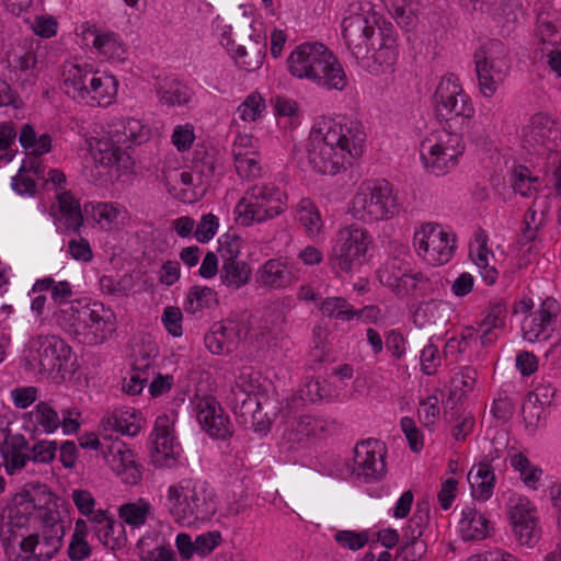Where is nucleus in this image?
I'll return each mask as SVG.
<instances>
[{
    "label": "nucleus",
    "mask_w": 561,
    "mask_h": 561,
    "mask_svg": "<svg viewBox=\"0 0 561 561\" xmlns=\"http://www.w3.org/2000/svg\"><path fill=\"white\" fill-rule=\"evenodd\" d=\"M90 149L94 161L106 168L121 163L126 167V162L130 159L122 149V145L114 142L106 134L91 140Z\"/></svg>",
    "instance_id": "35"
},
{
    "label": "nucleus",
    "mask_w": 561,
    "mask_h": 561,
    "mask_svg": "<svg viewBox=\"0 0 561 561\" xmlns=\"http://www.w3.org/2000/svg\"><path fill=\"white\" fill-rule=\"evenodd\" d=\"M255 282L265 289L276 290L290 286L294 275L285 261L270 259L257 268Z\"/></svg>",
    "instance_id": "29"
},
{
    "label": "nucleus",
    "mask_w": 561,
    "mask_h": 561,
    "mask_svg": "<svg viewBox=\"0 0 561 561\" xmlns=\"http://www.w3.org/2000/svg\"><path fill=\"white\" fill-rule=\"evenodd\" d=\"M297 214L298 220L305 227L308 236L311 238L319 236L323 221L313 202L309 198H302L297 205Z\"/></svg>",
    "instance_id": "47"
},
{
    "label": "nucleus",
    "mask_w": 561,
    "mask_h": 561,
    "mask_svg": "<svg viewBox=\"0 0 561 561\" xmlns=\"http://www.w3.org/2000/svg\"><path fill=\"white\" fill-rule=\"evenodd\" d=\"M386 447L378 439H366L354 448L352 474L365 482L380 481L387 472Z\"/></svg>",
    "instance_id": "15"
},
{
    "label": "nucleus",
    "mask_w": 561,
    "mask_h": 561,
    "mask_svg": "<svg viewBox=\"0 0 561 561\" xmlns=\"http://www.w3.org/2000/svg\"><path fill=\"white\" fill-rule=\"evenodd\" d=\"M459 522L460 534L463 540H483L490 535V522L476 507L462 510Z\"/></svg>",
    "instance_id": "38"
},
{
    "label": "nucleus",
    "mask_w": 561,
    "mask_h": 561,
    "mask_svg": "<svg viewBox=\"0 0 561 561\" xmlns=\"http://www.w3.org/2000/svg\"><path fill=\"white\" fill-rule=\"evenodd\" d=\"M249 329L244 323L227 319L213 325L205 336L206 346L213 354L231 353L239 342L248 335Z\"/></svg>",
    "instance_id": "22"
},
{
    "label": "nucleus",
    "mask_w": 561,
    "mask_h": 561,
    "mask_svg": "<svg viewBox=\"0 0 561 561\" xmlns=\"http://www.w3.org/2000/svg\"><path fill=\"white\" fill-rule=\"evenodd\" d=\"M327 421L311 415H304L293 419L285 431L284 437L289 443H306L310 437L327 431Z\"/></svg>",
    "instance_id": "36"
},
{
    "label": "nucleus",
    "mask_w": 561,
    "mask_h": 561,
    "mask_svg": "<svg viewBox=\"0 0 561 561\" xmlns=\"http://www.w3.org/2000/svg\"><path fill=\"white\" fill-rule=\"evenodd\" d=\"M105 431H114L123 435L135 436L140 431V417L129 410H116L103 417Z\"/></svg>",
    "instance_id": "41"
},
{
    "label": "nucleus",
    "mask_w": 561,
    "mask_h": 561,
    "mask_svg": "<svg viewBox=\"0 0 561 561\" xmlns=\"http://www.w3.org/2000/svg\"><path fill=\"white\" fill-rule=\"evenodd\" d=\"M472 261L480 270L481 276L484 282L489 285H492L496 280L497 272L494 267L489 265V250L486 249V240L485 238L479 240V247L477 252L473 253L471 251Z\"/></svg>",
    "instance_id": "57"
},
{
    "label": "nucleus",
    "mask_w": 561,
    "mask_h": 561,
    "mask_svg": "<svg viewBox=\"0 0 561 561\" xmlns=\"http://www.w3.org/2000/svg\"><path fill=\"white\" fill-rule=\"evenodd\" d=\"M157 94L159 101L168 106L187 104L193 95L187 85L175 80L161 84L157 90Z\"/></svg>",
    "instance_id": "45"
},
{
    "label": "nucleus",
    "mask_w": 561,
    "mask_h": 561,
    "mask_svg": "<svg viewBox=\"0 0 561 561\" xmlns=\"http://www.w3.org/2000/svg\"><path fill=\"white\" fill-rule=\"evenodd\" d=\"M371 244L373 237L366 229L355 224L341 227L329 257L331 268L337 276L359 272L368 261Z\"/></svg>",
    "instance_id": "7"
},
{
    "label": "nucleus",
    "mask_w": 561,
    "mask_h": 561,
    "mask_svg": "<svg viewBox=\"0 0 561 561\" xmlns=\"http://www.w3.org/2000/svg\"><path fill=\"white\" fill-rule=\"evenodd\" d=\"M196 417L209 436L226 439L232 436V426L214 397L199 398L195 402Z\"/></svg>",
    "instance_id": "20"
},
{
    "label": "nucleus",
    "mask_w": 561,
    "mask_h": 561,
    "mask_svg": "<svg viewBox=\"0 0 561 561\" xmlns=\"http://www.w3.org/2000/svg\"><path fill=\"white\" fill-rule=\"evenodd\" d=\"M260 387V374L252 367H242L236 376L228 401L234 414L242 416L244 422L250 420L256 431H264L270 420L261 411Z\"/></svg>",
    "instance_id": "9"
},
{
    "label": "nucleus",
    "mask_w": 561,
    "mask_h": 561,
    "mask_svg": "<svg viewBox=\"0 0 561 561\" xmlns=\"http://www.w3.org/2000/svg\"><path fill=\"white\" fill-rule=\"evenodd\" d=\"M473 58L480 92L483 96L491 98L510 69L506 49L501 42L490 41L476 50Z\"/></svg>",
    "instance_id": "12"
},
{
    "label": "nucleus",
    "mask_w": 561,
    "mask_h": 561,
    "mask_svg": "<svg viewBox=\"0 0 561 561\" xmlns=\"http://www.w3.org/2000/svg\"><path fill=\"white\" fill-rule=\"evenodd\" d=\"M233 33L224 32L221 44L232 54L236 62L247 71L259 69L265 56V42L261 36L253 38L251 35L243 43H236Z\"/></svg>",
    "instance_id": "21"
},
{
    "label": "nucleus",
    "mask_w": 561,
    "mask_h": 561,
    "mask_svg": "<svg viewBox=\"0 0 561 561\" xmlns=\"http://www.w3.org/2000/svg\"><path fill=\"white\" fill-rule=\"evenodd\" d=\"M2 455L4 458L5 471L9 474H13L16 470L23 468L27 460L25 447L23 445H20L18 448H11V444L5 443Z\"/></svg>",
    "instance_id": "60"
},
{
    "label": "nucleus",
    "mask_w": 561,
    "mask_h": 561,
    "mask_svg": "<svg viewBox=\"0 0 561 561\" xmlns=\"http://www.w3.org/2000/svg\"><path fill=\"white\" fill-rule=\"evenodd\" d=\"M371 55L367 59V68L374 75L391 71L398 59V45L394 28L391 23L383 22V30L379 31L370 46Z\"/></svg>",
    "instance_id": "19"
},
{
    "label": "nucleus",
    "mask_w": 561,
    "mask_h": 561,
    "mask_svg": "<svg viewBox=\"0 0 561 561\" xmlns=\"http://www.w3.org/2000/svg\"><path fill=\"white\" fill-rule=\"evenodd\" d=\"M37 291H49L55 305H62L72 297L71 285L67 280H55L53 277L37 279Z\"/></svg>",
    "instance_id": "55"
},
{
    "label": "nucleus",
    "mask_w": 561,
    "mask_h": 561,
    "mask_svg": "<svg viewBox=\"0 0 561 561\" xmlns=\"http://www.w3.org/2000/svg\"><path fill=\"white\" fill-rule=\"evenodd\" d=\"M284 205L270 204L267 202H254L243 196L236 206V213L243 226H251L253 222H264L283 214Z\"/></svg>",
    "instance_id": "31"
},
{
    "label": "nucleus",
    "mask_w": 561,
    "mask_h": 561,
    "mask_svg": "<svg viewBox=\"0 0 561 561\" xmlns=\"http://www.w3.org/2000/svg\"><path fill=\"white\" fill-rule=\"evenodd\" d=\"M365 144L366 133L359 122L323 119L310 131L308 160L314 171L335 175L363 154Z\"/></svg>",
    "instance_id": "1"
},
{
    "label": "nucleus",
    "mask_w": 561,
    "mask_h": 561,
    "mask_svg": "<svg viewBox=\"0 0 561 561\" xmlns=\"http://www.w3.org/2000/svg\"><path fill=\"white\" fill-rule=\"evenodd\" d=\"M91 93L87 100V104L98 106L111 105L117 95V80L114 76H110L100 71H96V77H92V81H89Z\"/></svg>",
    "instance_id": "39"
},
{
    "label": "nucleus",
    "mask_w": 561,
    "mask_h": 561,
    "mask_svg": "<svg viewBox=\"0 0 561 561\" xmlns=\"http://www.w3.org/2000/svg\"><path fill=\"white\" fill-rule=\"evenodd\" d=\"M413 243L417 254L433 266L449 262L456 249L455 236L431 222L414 232Z\"/></svg>",
    "instance_id": "14"
},
{
    "label": "nucleus",
    "mask_w": 561,
    "mask_h": 561,
    "mask_svg": "<svg viewBox=\"0 0 561 561\" xmlns=\"http://www.w3.org/2000/svg\"><path fill=\"white\" fill-rule=\"evenodd\" d=\"M248 199L259 201V202H267L270 204H280L283 203V197L285 194L282 193L275 185L272 184H255L253 185L245 195Z\"/></svg>",
    "instance_id": "59"
},
{
    "label": "nucleus",
    "mask_w": 561,
    "mask_h": 561,
    "mask_svg": "<svg viewBox=\"0 0 561 561\" xmlns=\"http://www.w3.org/2000/svg\"><path fill=\"white\" fill-rule=\"evenodd\" d=\"M83 210L103 228H110L122 214V208L115 203L89 202Z\"/></svg>",
    "instance_id": "49"
},
{
    "label": "nucleus",
    "mask_w": 561,
    "mask_h": 561,
    "mask_svg": "<svg viewBox=\"0 0 561 561\" xmlns=\"http://www.w3.org/2000/svg\"><path fill=\"white\" fill-rule=\"evenodd\" d=\"M0 539L11 561H32L35 551V484L16 492L0 524Z\"/></svg>",
    "instance_id": "2"
},
{
    "label": "nucleus",
    "mask_w": 561,
    "mask_h": 561,
    "mask_svg": "<svg viewBox=\"0 0 561 561\" xmlns=\"http://www.w3.org/2000/svg\"><path fill=\"white\" fill-rule=\"evenodd\" d=\"M428 519V512L417 511L414 513L413 517L410 519V524L408 526L407 534L408 541L402 546L399 558L402 561H417L420 560L426 551V545L423 540H421V536L423 534L425 524Z\"/></svg>",
    "instance_id": "30"
},
{
    "label": "nucleus",
    "mask_w": 561,
    "mask_h": 561,
    "mask_svg": "<svg viewBox=\"0 0 561 561\" xmlns=\"http://www.w3.org/2000/svg\"><path fill=\"white\" fill-rule=\"evenodd\" d=\"M215 304H217V294L213 288L207 286H194L191 288L187 295L185 311L190 313H196L202 311L204 308H209Z\"/></svg>",
    "instance_id": "52"
},
{
    "label": "nucleus",
    "mask_w": 561,
    "mask_h": 561,
    "mask_svg": "<svg viewBox=\"0 0 561 561\" xmlns=\"http://www.w3.org/2000/svg\"><path fill=\"white\" fill-rule=\"evenodd\" d=\"M301 397L312 403L324 399H332L334 397V386L325 379H310L301 389Z\"/></svg>",
    "instance_id": "56"
},
{
    "label": "nucleus",
    "mask_w": 561,
    "mask_h": 561,
    "mask_svg": "<svg viewBox=\"0 0 561 561\" xmlns=\"http://www.w3.org/2000/svg\"><path fill=\"white\" fill-rule=\"evenodd\" d=\"M439 400L436 396H430L421 402L419 408V417L423 426H433L439 416Z\"/></svg>",
    "instance_id": "64"
},
{
    "label": "nucleus",
    "mask_w": 561,
    "mask_h": 561,
    "mask_svg": "<svg viewBox=\"0 0 561 561\" xmlns=\"http://www.w3.org/2000/svg\"><path fill=\"white\" fill-rule=\"evenodd\" d=\"M554 393L556 388L550 381L545 379L539 381L523 404L522 410L525 421L530 425H536L541 417L543 408L550 405Z\"/></svg>",
    "instance_id": "34"
},
{
    "label": "nucleus",
    "mask_w": 561,
    "mask_h": 561,
    "mask_svg": "<svg viewBox=\"0 0 561 561\" xmlns=\"http://www.w3.org/2000/svg\"><path fill=\"white\" fill-rule=\"evenodd\" d=\"M55 220L68 232H79L83 226V210L70 191L59 192L56 204L50 206Z\"/></svg>",
    "instance_id": "26"
},
{
    "label": "nucleus",
    "mask_w": 561,
    "mask_h": 561,
    "mask_svg": "<svg viewBox=\"0 0 561 561\" xmlns=\"http://www.w3.org/2000/svg\"><path fill=\"white\" fill-rule=\"evenodd\" d=\"M423 279L422 273H410L407 268L399 276H389L386 272L381 274V284L391 288L398 295L408 294L416 287L417 282Z\"/></svg>",
    "instance_id": "53"
},
{
    "label": "nucleus",
    "mask_w": 561,
    "mask_h": 561,
    "mask_svg": "<svg viewBox=\"0 0 561 561\" xmlns=\"http://www.w3.org/2000/svg\"><path fill=\"white\" fill-rule=\"evenodd\" d=\"M549 210L545 201H535L528 208L524 217L525 229L523 230L522 238L526 242L535 240L538 230L546 222V215Z\"/></svg>",
    "instance_id": "46"
},
{
    "label": "nucleus",
    "mask_w": 561,
    "mask_h": 561,
    "mask_svg": "<svg viewBox=\"0 0 561 561\" xmlns=\"http://www.w3.org/2000/svg\"><path fill=\"white\" fill-rule=\"evenodd\" d=\"M152 449L168 458L173 456L174 437L172 433V421L167 415H160L157 417L154 428L151 434Z\"/></svg>",
    "instance_id": "42"
},
{
    "label": "nucleus",
    "mask_w": 561,
    "mask_h": 561,
    "mask_svg": "<svg viewBox=\"0 0 561 561\" xmlns=\"http://www.w3.org/2000/svg\"><path fill=\"white\" fill-rule=\"evenodd\" d=\"M467 479L474 500L485 502L492 496L495 485V474L490 463L479 462L472 466L468 472Z\"/></svg>",
    "instance_id": "37"
},
{
    "label": "nucleus",
    "mask_w": 561,
    "mask_h": 561,
    "mask_svg": "<svg viewBox=\"0 0 561 561\" xmlns=\"http://www.w3.org/2000/svg\"><path fill=\"white\" fill-rule=\"evenodd\" d=\"M511 466L519 472L523 482L530 489L537 490L542 476V470L530 462L522 453H515L510 456Z\"/></svg>",
    "instance_id": "48"
},
{
    "label": "nucleus",
    "mask_w": 561,
    "mask_h": 561,
    "mask_svg": "<svg viewBox=\"0 0 561 561\" xmlns=\"http://www.w3.org/2000/svg\"><path fill=\"white\" fill-rule=\"evenodd\" d=\"M91 531L106 548L115 550L125 545V528L123 523L115 520L107 511L99 510L89 517Z\"/></svg>",
    "instance_id": "24"
},
{
    "label": "nucleus",
    "mask_w": 561,
    "mask_h": 561,
    "mask_svg": "<svg viewBox=\"0 0 561 561\" xmlns=\"http://www.w3.org/2000/svg\"><path fill=\"white\" fill-rule=\"evenodd\" d=\"M37 561H47L55 557L62 546L65 526L54 495L46 486L37 485Z\"/></svg>",
    "instance_id": "10"
},
{
    "label": "nucleus",
    "mask_w": 561,
    "mask_h": 561,
    "mask_svg": "<svg viewBox=\"0 0 561 561\" xmlns=\"http://www.w3.org/2000/svg\"><path fill=\"white\" fill-rule=\"evenodd\" d=\"M113 313L103 304L73 300L61 310V323L87 345L105 342L115 331Z\"/></svg>",
    "instance_id": "5"
},
{
    "label": "nucleus",
    "mask_w": 561,
    "mask_h": 561,
    "mask_svg": "<svg viewBox=\"0 0 561 561\" xmlns=\"http://www.w3.org/2000/svg\"><path fill=\"white\" fill-rule=\"evenodd\" d=\"M234 167L238 175L242 179L254 180L262 174L260 156L236 158Z\"/></svg>",
    "instance_id": "61"
},
{
    "label": "nucleus",
    "mask_w": 561,
    "mask_h": 561,
    "mask_svg": "<svg viewBox=\"0 0 561 561\" xmlns=\"http://www.w3.org/2000/svg\"><path fill=\"white\" fill-rule=\"evenodd\" d=\"M559 313V305L552 298L545 299L539 309L529 313L523 321V336L529 342L546 341L553 331V322Z\"/></svg>",
    "instance_id": "23"
},
{
    "label": "nucleus",
    "mask_w": 561,
    "mask_h": 561,
    "mask_svg": "<svg viewBox=\"0 0 561 561\" xmlns=\"http://www.w3.org/2000/svg\"><path fill=\"white\" fill-rule=\"evenodd\" d=\"M523 146L529 152H540L541 149L553 150L561 139V126L545 114L534 115L523 127Z\"/></svg>",
    "instance_id": "17"
},
{
    "label": "nucleus",
    "mask_w": 561,
    "mask_h": 561,
    "mask_svg": "<svg viewBox=\"0 0 561 561\" xmlns=\"http://www.w3.org/2000/svg\"><path fill=\"white\" fill-rule=\"evenodd\" d=\"M266 112L264 98L257 91L251 92L237 107L234 121L244 124L255 123L263 118Z\"/></svg>",
    "instance_id": "44"
},
{
    "label": "nucleus",
    "mask_w": 561,
    "mask_h": 561,
    "mask_svg": "<svg viewBox=\"0 0 561 561\" xmlns=\"http://www.w3.org/2000/svg\"><path fill=\"white\" fill-rule=\"evenodd\" d=\"M19 141L26 152L18 173L11 180V186L16 194L33 197L35 194V130L32 125L27 124L22 128Z\"/></svg>",
    "instance_id": "18"
},
{
    "label": "nucleus",
    "mask_w": 561,
    "mask_h": 561,
    "mask_svg": "<svg viewBox=\"0 0 561 561\" xmlns=\"http://www.w3.org/2000/svg\"><path fill=\"white\" fill-rule=\"evenodd\" d=\"M156 348H150L141 357H136L127 377L124 378L123 390L131 396L139 394L145 385L154 375L153 362Z\"/></svg>",
    "instance_id": "32"
},
{
    "label": "nucleus",
    "mask_w": 561,
    "mask_h": 561,
    "mask_svg": "<svg viewBox=\"0 0 561 561\" xmlns=\"http://www.w3.org/2000/svg\"><path fill=\"white\" fill-rule=\"evenodd\" d=\"M383 30V22L369 3L351 4L342 21V36L346 47L357 60H364L370 46Z\"/></svg>",
    "instance_id": "8"
},
{
    "label": "nucleus",
    "mask_w": 561,
    "mask_h": 561,
    "mask_svg": "<svg viewBox=\"0 0 561 561\" xmlns=\"http://www.w3.org/2000/svg\"><path fill=\"white\" fill-rule=\"evenodd\" d=\"M151 515L152 506L145 499H139L136 502L125 503L118 508L119 518L123 520V523L133 528H139L144 526Z\"/></svg>",
    "instance_id": "43"
},
{
    "label": "nucleus",
    "mask_w": 561,
    "mask_h": 561,
    "mask_svg": "<svg viewBox=\"0 0 561 561\" xmlns=\"http://www.w3.org/2000/svg\"><path fill=\"white\" fill-rule=\"evenodd\" d=\"M323 316L344 321H350L355 318V309L342 297L325 298L320 307Z\"/></svg>",
    "instance_id": "54"
},
{
    "label": "nucleus",
    "mask_w": 561,
    "mask_h": 561,
    "mask_svg": "<svg viewBox=\"0 0 561 561\" xmlns=\"http://www.w3.org/2000/svg\"><path fill=\"white\" fill-rule=\"evenodd\" d=\"M434 98L437 114L446 121L459 118L463 123L474 113L469 96L454 75L444 77L439 81Z\"/></svg>",
    "instance_id": "16"
},
{
    "label": "nucleus",
    "mask_w": 561,
    "mask_h": 561,
    "mask_svg": "<svg viewBox=\"0 0 561 561\" xmlns=\"http://www.w3.org/2000/svg\"><path fill=\"white\" fill-rule=\"evenodd\" d=\"M420 152L425 169L435 175H443L457 165L463 145L460 135L442 129L421 142Z\"/></svg>",
    "instance_id": "11"
},
{
    "label": "nucleus",
    "mask_w": 561,
    "mask_h": 561,
    "mask_svg": "<svg viewBox=\"0 0 561 561\" xmlns=\"http://www.w3.org/2000/svg\"><path fill=\"white\" fill-rule=\"evenodd\" d=\"M348 213L366 224L393 218L399 214V204L392 185L387 181L362 183L350 203Z\"/></svg>",
    "instance_id": "6"
},
{
    "label": "nucleus",
    "mask_w": 561,
    "mask_h": 561,
    "mask_svg": "<svg viewBox=\"0 0 561 561\" xmlns=\"http://www.w3.org/2000/svg\"><path fill=\"white\" fill-rule=\"evenodd\" d=\"M72 350L57 335H42L37 339L38 374L55 383H60L73 373Z\"/></svg>",
    "instance_id": "13"
},
{
    "label": "nucleus",
    "mask_w": 561,
    "mask_h": 561,
    "mask_svg": "<svg viewBox=\"0 0 561 561\" xmlns=\"http://www.w3.org/2000/svg\"><path fill=\"white\" fill-rule=\"evenodd\" d=\"M250 265L242 260L225 259L219 272L220 282L231 290L245 286L251 277Z\"/></svg>",
    "instance_id": "40"
},
{
    "label": "nucleus",
    "mask_w": 561,
    "mask_h": 561,
    "mask_svg": "<svg viewBox=\"0 0 561 561\" xmlns=\"http://www.w3.org/2000/svg\"><path fill=\"white\" fill-rule=\"evenodd\" d=\"M105 134L116 144L130 147L149 138V129L137 118L114 117L107 125Z\"/></svg>",
    "instance_id": "25"
},
{
    "label": "nucleus",
    "mask_w": 561,
    "mask_h": 561,
    "mask_svg": "<svg viewBox=\"0 0 561 561\" xmlns=\"http://www.w3.org/2000/svg\"><path fill=\"white\" fill-rule=\"evenodd\" d=\"M390 8L397 23L402 27H410L415 21L414 0H385Z\"/></svg>",
    "instance_id": "58"
},
{
    "label": "nucleus",
    "mask_w": 561,
    "mask_h": 561,
    "mask_svg": "<svg viewBox=\"0 0 561 561\" xmlns=\"http://www.w3.org/2000/svg\"><path fill=\"white\" fill-rule=\"evenodd\" d=\"M105 460L110 467L129 484H136L141 473L136 466L134 453L121 442L113 443L105 453Z\"/></svg>",
    "instance_id": "28"
},
{
    "label": "nucleus",
    "mask_w": 561,
    "mask_h": 561,
    "mask_svg": "<svg viewBox=\"0 0 561 561\" xmlns=\"http://www.w3.org/2000/svg\"><path fill=\"white\" fill-rule=\"evenodd\" d=\"M81 30L84 41L92 37V46L99 54L107 59L124 60L125 47L115 33H100L94 25H89L88 23L82 24Z\"/></svg>",
    "instance_id": "33"
},
{
    "label": "nucleus",
    "mask_w": 561,
    "mask_h": 561,
    "mask_svg": "<svg viewBox=\"0 0 561 561\" xmlns=\"http://www.w3.org/2000/svg\"><path fill=\"white\" fill-rule=\"evenodd\" d=\"M513 525H522L537 520L536 510L526 499H519L510 512Z\"/></svg>",
    "instance_id": "63"
},
{
    "label": "nucleus",
    "mask_w": 561,
    "mask_h": 561,
    "mask_svg": "<svg viewBox=\"0 0 561 561\" xmlns=\"http://www.w3.org/2000/svg\"><path fill=\"white\" fill-rule=\"evenodd\" d=\"M335 541L343 548L356 551L368 542L366 531L339 530L334 534Z\"/></svg>",
    "instance_id": "62"
},
{
    "label": "nucleus",
    "mask_w": 561,
    "mask_h": 561,
    "mask_svg": "<svg viewBox=\"0 0 561 561\" xmlns=\"http://www.w3.org/2000/svg\"><path fill=\"white\" fill-rule=\"evenodd\" d=\"M62 90L71 99L87 103L91 93L89 81L96 77V71L89 65H66L64 70Z\"/></svg>",
    "instance_id": "27"
},
{
    "label": "nucleus",
    "mask_w": 561,
    "mask_h": 561,
    "mask_svg": "<svg viewBox=\"0 0 561 561\" xmlns=\"http://www.w3.org/2000/svg\"><path fill=\"white\" fill-rule=\"evenodd\" d=\"M67 178L66 174L58 169H48L42 167L37 161V187L41 186L43 192H53L54 197L57 199L59 192L66 190Z\"/></svg>",
    "instance_id": "50"
},
{
    "label": "nucleus",
    "mask_w": 561,
    "mask_h": 561,
    "mask_svg": "<svg viewBox=\"0 0 561 561\" xmlns=\"http://www.w3.org/2000/svg\"><path fill=\"white\" fill-rule=\"evenodd\" d=\"M288 71L298 79H307L328 90L343 91L348 79L333 53L322 43H302L287 58Z\"/></svg>",
    "instance_id": "3"
},
{
    "label": "nucleus",
    "mask_w": 561,
    "mask_h": 561,
    "mask_svg": "<svg viewBox=\"0 0 561 561\" xmlns=\"http://www.w3.org/2000/svg\"><path fill=\"white\" fill-rule=\"evenodd\" d=\"M539 179L533 176L530 170L524 165H517L513 169L511 175V185L515 193L524 197H530L538 190Z\"/></svg>",
    "instance_id": "51"
},
{
    "label": "nucleus",
    "mask_w": 561,
    "mask_h": 561,
    "mask_svg": "<svg viewBox=\"0 0 561 561\" xmlns=\"http://www.w3.org/2000/svg\"><path fill=\"white\" fill-rule=\"evenodd\" d=\"M165 507L181 526L209 520L217 511L215 490L199 479H182L167 489Z\"/></svg>",
    "instance_id": "4"
}]
</instances>
